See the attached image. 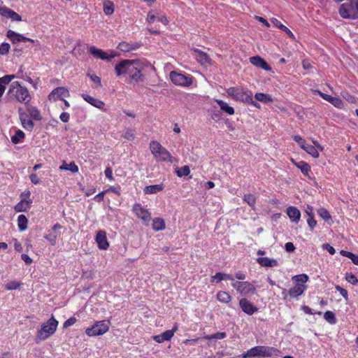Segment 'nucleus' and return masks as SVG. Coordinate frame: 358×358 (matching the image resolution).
<instances>
[{
  "label": "nucleus",
  "mask_w": 358,
  "mask_h": 358,
  "mask_svg": "<svg viewBox=\"0 0 358 358\" xmlns=\"http://www.w3.org/2000/svg\"><path fill=\"white\" fill-rule=\"evenodd\" d=\"M144 62L140 59H124L115 66L116 76L120 77L127 75L131 83H142L145 80L143 71L145 69Z\"/></svg>",
  "instance_id": "nucleus-1"
},
{
  "label": "nucleus",
  "mask_w": 358,
  "mask_h": 358,
  "mask_svg": "<svg viewBox=\"0 0 358 358\" xmlns=\"http://www.w3.org/2000/svg\"><path fill=\"white\" fill-rule=\"evenodd\" d=\"M6 98L9 101H15L24 105H28L32 99L28 89L18 81L11 83L6 93Z\"/></svg>",
  "instance_id": "nucleus-2"
},
{
  "label": "nucleus",
  "mask_w": 358,
  "mask_h": 358,
  "mask_svg": "<svg viewBox=\"0 0 358 358\" xmlns=\"http://www.w3.org/2000/svg\"><path fill=\"white\" fill-rule=\"evenodd\" d=\"M59 322L52 315L46 322L42 323L37 330L35 341L39 343L52 336L57 331Z\"/></svg>",
  "instance_id": "nucleus-3"
},
{
  "label": "nucleus",
  "mask_w": 358,
  "mask_h": 358,
  "mask_svg": "<svg viewBox=\"0 0 358 358\" xmlns=\"http://www.w3.org/2000/svg\"><path fill=\"white\" fill-rule=\"evenodd\" d=\"M151 153L158 162H173V157L170 152L163 147L157 141H151L149 145Z\"/></svg>",
  "instance_id": "nucleus-4"
},
{
  "label": "nucleus",
  "mask_w": 358,
  "mask_h": 358,
  "mask_svg": "<svg viewBox=\"0 0 358 358\" xmlns=\"http://www.w3.org/2000/svg\"><path fill=\"white\" fill-rule=\"evenodd\" d=\"M308 275L304 273L294 275L292 278V280L294 286L291 287L288 291L289 296L292 298H297L302 295L307 289V286L305 284L308 281Z\"/></svg>",
  "instance_id": "nucleus-5"
},
{
  "label": "nucleus",
  "mask_w": 358,
  "mask_h": 358,
  "mask_svg": "<svg viewBox=\"0 0 358 358\" xmlns=\"http://www.w3.org/2000/svg\"><path fill=\"white\" fill-rule=\"evenodd\" d=\"M339 15L344 19L356 20L358 18V0H346L340 6Z\"/></svg>",
  "instance_id": "nucleus-6"
},
{
  "label": "nucleus",
  "mask_w": 358,
  "mask_h": 358,
  "mask_svg": "<svg viewBox=\"0 0 358 358\" xmlns=\"http://www.w3.org/2000/svg\"><path fill=\"white\" fill-rule=\"evenodd\" d=\"M275 348L265 345H258L248 350L241 355L243 358H254L255 357H271Z\"/></svg>",
  "instance_id": "nucleus-7"
},
{
  "label": "nucleus",
  "mask_w": 358,
  "mask_h": 358,
  "mask_svg": "<svg viewBox=\"0 0 358 358\" xmlns=\"http://www.w3.org/2000/svg\"><path fill=\"white\" fill-rule=\"evenodd\" d=\"M110 324V320L96 321L94 325L85 329V334L90 337L102 336L108 331Z\"/></svg>",
  "instance_id": "nucleus-8"
},
{
  "label": "nucleus",
  "mask_w": 358,
  "mask_h": 358,
  "mask_svg": "<svg viewBox=\"0 0 358 358\" xmlns=\"http://www.w3.org/2000/svg\"><path fill=\"white\" fill-rule=\"evenodd\" d=\"M227 95L236 101L245 103L252 92L241 86L229 87L227 90Z\"/></svg>",
  "instance_id": "nucleus-9"
},
{
  "label": "nucleus",
  "mask_w": 358,
  "mask_h": 358,
  "mask_svg": "<svg viewBox=\"0 0 358 358\" xmlns=\"http://www.w3.org/2000/svg\"><path fill=\"white\" fill-rule=\"evenodd\" d=\"M169 77L171 82L177 86L189 87L193 82V78L192 76H186L174 71L170 73Z\"/></svg>",
  "instance_id": "nucleus-10"
},
{
  "label": "nucleus",
  "mask_w": 358,
  "mask_h": 358,
  "mask_svg": "<svg viewBox=\"0 0 358 358\" xmlns=\"http://www.w3.org/2000/svg\"><path fill=\"white\" fill-rule=\"evenodd\" d=\"M132 211L134 215L141 220L143 224L148 226L151 220V213L141 203H135L132 206Z\"/></svg>",
  "instance_id": "nucleus-11"
},
{
  "label": "nucleus",
  "mask_w": 358,
  "mask_h": 358,
  "mask_svg": "<svg viewBox=\"0 0 358 358\" xmlns=\"http://www.w3.org/2000/svg\"><path fill=\"white\" fill-rule=\"evenodd\" d=\"M231 286L242 296H247L250 294H255L256 293L255 285L248 281H236L231 282Z\"/></svg>",
  "instance_id": "nucleus-12"
},
{
  "label": "nucleus",
  "mask_w": 358,
  "mask_h": 358,
  "mask_svg": "<svg viewBox=\"0 0 358 358\" xmlns=\"http://www.w3.org/2000/svg\"><path fill=\"white\" fill-rule=\"evenodd\" d=\"M88 52L90 54H91L94 58L96 59H100L102 60H108L110 61L115 57L117 56L116 53H113V52H111V54L108 55L107 52H104L101 49H99L96 48L94 45L90 46L88 48Z\"/></svg>",
  "instance_id": "nucleus-13"
},
{
  "label": "nucleus",
  "mask_w": 358,
  "mask_h": 358,
  "mask_svg": "<svg viewBox=\"0 0 358 358\" xmlns=\"http://www.w3.org/2000/svg\"><path fill=\"white\" fill-rule=\"evenodd\" d=\"M70 94L67 88L58 87L55 88L48 95L50 101H56L58 99H63L62 97H69Z\"/></svg>",
  "instance_id": "nucleus-14"
},
{
  "label": "nucleus",
  "mask_w": 358,
  "mask_h": 358,
  "mask_svg": "<svg viewBox=\"0 0 358 358\" xmlns=\"http://www.w3.org/2000/svg\"><path fill=\"white\" fill-rule=\"evenodd\" d=\"M239 306L242 311L248 315H252L258 310L257 307L246 298H241L239 300Z\"/></svg>",
  "instance_id": "nucleus-15"
},
{
  "label": "nucleus",
  "mask_w": 358,
  "mask_h": 358,
  "mask_svg": "<svg viewBox=\"0 0 358 358\" xmlns=\"http://www.w3.org/2000/svg\"><path fill=\"white\" fill-rule=\"evenodd\" d=\"M19 117L22 127L27 131H32L34 127V124L31 117L29 116L28 113L20 108Z\"/></svg>",
  "instance_id": "nucleus-16"
},
{
  "label": "nucleus",
  "mask_w": 358,
  "mask_h": 358,
  "mask_svg": "<svg viewBox=\"0 0 358 358\" xmlns=\"http://www.w3.org/2000/svg\"><path fill=\"white\" fill-rule=\"evenodd\" d=\"M95 241L100 250H106L109 247V243L108 241L106 232L105 231L100 230L96 233Z\"/></svg>",
  "instance_id": "nucleus-17"
},
{
  "label": "nucleus",
  "mask_w": 358,
  "mask_h": 358,
  "mask_svg": "<svg viewBox=\"0 0 358 358\" xmlns=\"http://www.w3.org/2000/svg\"><path fill=\"white\" fill-rule=\"evenodd\" d=\"M6 36L10 40V41L15 44L20 42L29 41L34 43V41L30 38L25 37L20 34L16 33L13 30H8L6 33Z\"/></svg>",
  "instance_id": "nucleus-18"
},
{
  "label": "nucleus",
  "mask_w": 358,
  "mask_h": 358,
  "mask_svg": "<svg viewBox=\"0 0 358 358\" xmlns=\"http://www.w3.org/2000/svg\"><path fill=\"white\" fill-rule=\"evenodd\" d=\"M291 162L301 170V173L308 178H310L309 173L311 171L310 166L304 161L296 162L293 158L290 159Z\"/></svg>",
  "instance_id": "nucleus-19"
},
{
  "label": "nucleus",
  "mask_w": 358,
  "mask_h": 358,
  "mask_svg": "<svg viewBox=\"0 0 358 358\" xmlns=\"http://www.w3.org/2000/svg\"><path fill=\"white\" fill-rule=\"evenodd\" d=\"M250 63L257 66L259 67L263 70L265 71H271V66L267 64V62L262 59L259 56H254L250 58Z\"/></svg>",
  "instance_id": "nucleus-20"
},
{
  "label": "nucleus",
  "mask_w": 358,
  "mask_h": 358,
  "mask_svg": "<svg viewBox=\"0 0 358 358\" xmlns=\"http://www.w3.org/2000/svg\"><path fill=\"white\" fill-rule=\"evenodd\" d=\"M83 99L87 102L88 103L91 104L95 108H97L99 109L103 110L105 106V103L102 101L101 100H99L98 99H96L89 94H82Z\"/></svg>",
  "instance_id": "nucleus-21"
},
{
  "label": "nucleus",
  "mask_w": 358,
  "mask_h": 358,
  "mask_svg": "<svg viewBox=\"0 0 358 358\" xmlns=\"http://www.w3.org/2000/svg\"><path fill=\"white\" fill-rule=\"evenodd\" d=\"M32 200L29 199L22 198L20 201L18 202L15 206L14 210L16 212H27L31 206Z\"/></svg>",
  "instance_id": "nucleus-22"
},
{
  "label": "nucleus",
  "mask_w": 358,
  "mask_h": 358,
  "mask_svg": "<svg viewBox=\"0 0 358 358\" xmlns=\"http://www.w3.org/2000/svg\"><path fill=\"white\" fill-rule=\"evenodd\" d=\"M140 47L141 43H129L124 41L120 43L117 45V48L124 52H129L132 50H136Z\"/></svg>",
  "instance_id": "nucleus-23"
},
{
  "label": "nucleus",
  "mask_w": 358,
  "mask_h": 358,
  "mask_svg": "<svg viewBox=\"0 0 358 358\" xmlns=\"http://www.w3.org/2000/svg\"><path fill=\"white\" fill-rule=\"evenodd\" d=\"M286 213L292 222L297 223L301 217L300 210L294 206H289Z\"/></svg>",
  "instance_id": "nucleus-24"
},
{
  "label": "nucleus",
  "mask_w": 358,
  "mask_h": 358,
  "mask_svg": "<svg viewBox=\"0 0 358 358\" xmlns=\"http://www.w3.org/2000/svg\"><path fill=\"white\" fill-rule=\"evenodd\" d=\"M257 262L262 266L264 267H273L278 265L276 259H269L268 257H258Z\"/></svg>",
  "instance_id": "nucleus-25"
},
{
  "label": "nucleus",
  "mask_w": 358,
  "mask_h": 358,
  "mask_svg": "<svg viewBox=\"0 0 358 358\" xmlns=\"http://www.w3.org/2000/svg\"><path fill=\"white\" fill-rule=\"evenodd\" d=\"M217 299L220 302V303H224V304H227V305H229L231 301V296L229 294V292H225V291H219L217 293Z\"/></svg>",
  "instance_id": "nucleus-26"
},
{
  "label": "nucleus",
  "mask_w": 358,
  "mask_h": 358,
  "mask_svg": "<svg viewBox=\"0 0 358 358\" xmlns=\"http://www.w3.org/2000/svg\"><path fill=\"white\" fill-rule=\"evenodd\" d=\"M27 110L29 117L34 120H41V115L40 111L35 106H30L29 103L27 105Z\"/></svg>",
  "instance_id": "nucleus-27"
},
{
  "label": "nucleus",
  "mask_w": 358,
  "mask_h": 358,
  "mask_svg": "<svg viewBox=\"0 0 358 358\" xmlns=\"http://www.w3.org/2000/svg\"><path fill=\"white\" fill-rule=\"evenodd\" d=\"M215 102L219 105L220 109L229 115L234 114V108L229 106L226 102L220 99H216Z\"/></svg>",
  "instance_id": "nucleus-28"
},
{
  "label": "nucleus",
  "mask_w": 358,
  "mask_h": 358,
  "mask_svg": "<svg viewBox=\"0 0 358 358\" xmlns=\"http://www.w3.org/2000/svg\"><path fill=\"white\" fill-rule=\"evenodd\" d=\"M196 59L199 63L202 65L210 64L211 59L207 53L201 50H196Z\"/></svg>",
  "instance_id": "nucleus-29"
},
{
  "label": "nucleus",
  "mask_w": 358,
  "mask_h": 358,
  "mask_svg": "<svg viewBox=\"0 0 358 358\" xmlns=\"http://www.w3.org/2000/svg\"><path fill=\"white\" fill-rule=\"evenodd\" d=\"M163 189V185H152L146 186L143 192L145 194H157V192H159L162 191Z\"/></svg>",
  "instance_id": "nucleus-30"
},
{
  "label": "nucleus",
  "mask_w": 358,
  "mask_h": 358,
  "mask_svg": "<svg viewBox=\"0 0 358 358\" xmlns=\"http://www.w3.org/2000/svg\"><path fill=\"white\" fill-rule=\"evenodd\" d=\"M166 227V224L162 218L156 217L152 220V229L155 231L164 230Z\"/></svg>",
  "instance_id": "nucleus-31"
},
{
  "label": "nucleus",
  "mask_w": 358,
  "mask_h": 358,
  "mask_svg": "<svg viewBox=\"0 0 358 358\" xmlns=\"http://www.w3.org/2000/svg\"><path fill=\"white\" fill-rule=\"evenodd\" d=\"M178 330V323H174L171 329L166 330L162 333V336L166 341H171L174 334Z\"/></svg>",
  "instance_id": "nucleus-32"
},
{
  "label": "nucleus",
  "mask_w": 358,
  "mask_h": 358,
  "mask_svg": "<svg viewBox=\"0 0 358 358\" xmlns=\"http://www.w3.org/2000/svg\"><path fill=\"white\" fill-rule=\"evenodd\" d=\"M60 170L70 171L72 173H77L78 171V166L73 162L69 164L65 162L59 166Z\"/></svg>",
  "instance_id": "nucleus-33"
},
{
  "label": "nucleus",
  "mask_w": 358,
  "mask_h": 358,
  "mask_svg": "<svg viewBox=\"0 0 358 358\" xmlns=\"http://www.w3.org/2000/svg\"><path fill=\"white\" fill-rule=\"evenodd\" d=\"M24 133L22 130L17 129L15 131V134L11 137V142L13 144H17L22 142L24 139Z\"/></svg>",
  "instance_id": "nucleus-34"
},
{
  "label": "nucleus",
  "mask_w": 358,
  "mask_h": 358,
  "mask_svg": "<svg viewBox=\"0 0 358 358\" xmlns=\"http://www.w3.org/2000/svg\"><path fill=\"white\" fill-rule=\"evenodd\" d=\"M28 220L24 215H20L17 217V225L20 231H22L27 228Z\"/></svg>",
  "instance_id": "nucleus-35"
},
{
  "label": "nucleus",
  "mask_w": 358,
  "mask_h": 358,
  "mask_svg": "<svg viewBox=\"0 0 358 358\" xmlns=\"http://www.w3.org/2000/svg\"><path fill=\"white\" fill-rule=\"evenodd\" d=\"M303 150L314 158L319 157V152L314 145L306 143Z\"/></svg>",
  "instance_id": "nucleus-36"
},
{
  "label": "nucleus",
  "mask_w": 358,
  "mask_h": 358,
  "mask_svg": "<svg viewBox=\"0 0 358 358\" xmlns=\"http://www.w3.org/2000/svg\"><path fill=\"white\" fill-rule=\"evenodd\" d=\"M255 97L257 101L264 103H268L269 102L273 101V99H271V96L268 94L261 92L256 93Z\"/></svg>",
  "instance_id": "nucleus-37"
},
{
  "label": "nucleus",
  "mask_w": 358,
  "mask_h": 358,
  "mask_svg": "<svg viewBox=\"0 0 358 358\" xmlns=\"http://www.w3.org/2000/svg\"><path fill=\"white\" fill-rule=\"evenodd\" d=\"M103 12L106 15H110L114 12V4L110 1H106L103 3Z\"/></svg>",
  "instance_id": "nucleus-38"
},
{
  "label": "nucleus",
  "mask_w": 358,
  "mask_h": 358,
  "mask_svg": "<svg viewBox=\"0 0 358 358\" xmlns=\"http://www.w3.org/2000/svg\"><path fill=\"white\" fill-rule=\"evenodd\" d=\"M324 320L331 324H335L336 323V318L335 314L330 310H327L324 313Z\"/></svg>",
  "instance_id": "nucleus-39"
},
{
  "label": "nucleus",
  "mask_w": 358,
  "mask_h": 358,
  "mask_svg": "<svg viewBox=\"0 0 358 358\" xmlns=\"http://www.w3.org/2000/svg\"><path fill=\"white\" fill-rule=\"evenodd\" d=\"M176 175L181 178L183 176H187L190 173V169L188 166H183L180 168L176 169Z\"/></svg>",
  "instance_id": "nucleus-40"
},
{
  "label": "nucleus",
  "mask_w": 358,
  "mask_h": 358,
  "mask_svg": "<svg viewBox=\"0 0 358 358\" xmlns=\"http://www.w3.org/2000/svg\"><path fill=\"white\" fill-rule=\"evenodd\" d=\"M87 76L90 77V80L94 83L92 85V88L97 89L99 87L101 86V78L95 74L87 73Z\"/></svg>",
  "instance_id": "nucleus-41"
},
{
  "label": "nucleus",
  "mask_w": 358,
  "mask_h": 358,
  "mask_svg": "<svg viewBox=\"0 0 358 358\" xmlns=\"http://www.w3.org/2000/svg\"><path fill=\"white\" fill-rule=\"evenodd\" d=\"M122 136L124 138L128 140V141H133L135 138V132L134 129L131 128H127L124 129Z\"/></svg>",
  "instance_id": "nucleus-42"
},
{
  "label": "nucleus",
  "mask_w": 358,
  "mask_h": 358,
  "mask_svg": "<svg viewBox=\"0 0 358 358\" xmlns=\"http://www.w3.org/2000/svg\"><path fill=\"white\" fill-rule=\"evenodd\" d=\"M317 214L324 220L328 221L331 220V216L329 211L324 208H320L317 210Z\"/></svg>",
  "instance_id": "nucleus-43"
},
{
  "label": "nucleus",
  "mask_w": 358,
  "mask_h": 358,
  "mask_svg": "<svg viewBox=\"0 0 358 358\" xmlns=\"http://www.w3.org/2000/svg\"><path fill=\"white\" fill-rule=\"evenodd\" d=\"M243 201L246 202L250 206L253 207L256 203V198L252 194H245L243 196Z\"/></svg>",
  "instance_id": "nucleus-44"
},
{
  "label": "nucleus",
  "mask_w": 358,
  "mask_h": 358,
  "mask_svg": "<svg viewBox=\"0 0 358 358\" xmlns=\"http://www.w3.org/2000/svg\"><path fill=\"white\" fill-rule=\"evenodd\" d=\"M329 103L338 109H343L344 108V103L339 97L333 96Z\"/></svg>",
  "instance_id": "nucleus-45"
},
{
  "label": "nucleus",
  "mask_w": 358,
  "mask_h": 358,
  "mask_svg": "<svg viewBox=\"0 0 358 358\" xmlns=\"http://www.w3.org/2000/svg\"><path fill=\"white\" fill-rule=\"evenodd\" d=\"M345 279L349 283L356 285L358 283V279L356 275L352 273H347L345 276Z\"/></svg>",
  "instance_id": "nucleus-46"
},
{
  "label": "nucleus",
  "mask_w": 358,
  "mask_h": 358,
  "mask_svg": "<svg viewBox=\"0 0 358 358\" xmlns=\"http://www.w3.org/2000/svg\"><path fill=\"white\" fill-rule=\"evenodd\" d=\"M21 285H22L21 282L13 280V281H10L7 284H6L5 288L7 290L17 289L20 287Z\"/></svg>",
  "instance_id": "nucleus-47"
},
{
  "label": "nucleus",
  "mask_w": 358,
  "mask_h": 358,
  "mask_svg": "<svg viewBox=\"0 0 358 358\" xmlns=\"http://www.w3.org/2000/svg\"><path fill=\"white\" fill-rule=\"evenodd\" d=\"M226 336H227L226 333H224V332H217L213 335L206 336H205V338L207 340L223 339L226 337Z\"/></svg>",
  "instance_id": "nucleus-48"
},
{
  "label": "nucleus",
  "mask_w": 358,
  "mask_h": 358,
  "mask_svg": "<svg viewBox=\"0 0 358 358\" xmlns=\"http://www.w3.org/2000/svg\"><path fill=\"white\" fill-rule=\"evenodd\" d=\"M293 140L299 144L301 149H303L307 143L306 141L299 135L294 136Z\"/></svg>",
  "instance_id": "nucleus-49"
},
{
  "label": "nucleus",
  "mask_w": 358,
  "mask_h": 358,
  "mask_svg": "<svg viewBox=\"0 0 358 358\" xmlns=\"http://www.w3.org/2000/svg\"><path fill=\"white\" fill-rule=\"evenodd\" d=\"M10 45L8 43H2L0 45V55H5L9 52Z\"/></svg>",
  "instance_id": "nucleus-50"
},
{
  "label": "nucleus",
  "mask_w": 358,
  "mask_h": 358,
  "mask_svg": "<svg viewBox=\"0 0 358 358\" xmlns=\"http://www.w3.org/2000/svg\"><path fill=\"white\" fill-rule=\"evenodd\" d=\"M223 280L222 273L218 272L215 275L210 277V282L212 283H219Z\"/></svg>",
  "instance_id": "nucleus-51"
},
{
  "label": "nucleus",
  "mask_w": 358,
  "mask_h": 358,
  "mask_svg": "<svg viewBox=\"0 0 358 358\" xmlns=\"http://www.w3.org/2000/svg\"><path fill=\"white\" fill-rule=\"evenodd\" d=\"M11 11H12V9H10L6 6L0 7V15H1L2 17L8 18L10 17V14Z\"/></svg>",
  "instance_id": "nucleus-52"
},
{
  "label": "nucleus",
  "mask_w": 358,
  "mask_h": 358,
  "mask_svg": "<svg viewBox=\"0 0 358 358\" xmlns=\"http://www.w3.org/2000/svg\"><path fill=\"white\" fill-rule=\"evenodd\" d=\"M76 322L77 319L75 317H71L64 322L63 328L66 329L73 325Z\"/></svg>",
  "instance_id": "nucleus-53"
},
{
  "label": "nucleus",
  "mask_w": 358,
  "mask_h": 358,
  "mask_svg": "<svg viewBox=\"0 0 358 358\" xmlns=\"http://www.w3.org/2000/svg\"><path fill=\"white\" fill-rule=\"evenodd\" d=\"M336 289L339 292V293L344 297L345 300H348V292L347 289L343 288L340 285H336L335 286Z\"/></svg>",
  "instance_id": "nucleus-54"
},
{
  "label": "nucleus",
  "mask_w": 358,
  "mask_h": 358,
  "mask_svg": "<svg viewBox=\"0 0 358 358\" xmlns=\"http://www.w3.org/2000/svg\"><path fill=\"white\" fill-rule=\"evenodd\" d=\"M308 215H309V217L307 220V222H308L309 227L311 229H313L316 226L317 222L315 220L313 214H308Z\"/></svg>",
  "instance_id": "nucleus-55"
},
{
  "label": "nucleus",
  "mask_w": 358,
  "mask_h": 358,
  "mask_svg": "<svg viewBox=\"0 0 358 358\" xmlns=\"http://www.w3.org/2000/svg\"><path fill=\"white\" fill-rule=\"evenodd\" d=\"M157 17L152 12L149 11L147 14L146 21L149 24H152Z\"/></svg>",
  "instance_id": "nucleus-56"
},
{
  "label": "nucleus",
  "mask_w": 358,
  "mask_h": 358,
  "mask_svg": "<svg viewBox=\"0 0 358 358\" xmlns=\"http://www.w3.org/2000/svg\"><path fill=\"white\" fill-rule=\"evenodd\" d=\"M301 310L306 313V314H308V315H314V314H318V315H321V312H313V310L308 307V306H301Z\"/></svg>",
  "instance_id": "nucleus-57"
},
{
  "label": "nucleus",
  "mask_w": 358,
  "mask_h": 358,
  "mask_svg": "<svg viewBox=\"0 0 358 358\" xmlns=\"http://www.w3.org/2000/svg\"><path fill=\"white\" fill-rule=\"evenodd\" d=\"M8 18H10L13 21L20 22L22 20V17L17 13L15 11L13 10L11 11L10 14V17Z\"/></svg>",
  "instance_id": "nucleus-58"
},
{
  "label": "nucleus",
  "mask_w": 358,
  "mask_h": 358,
  "mask_svg": "<svg viewBox=\"0 0 358 358\" xmlns=\"http://www.w3.org/2000/svg\"><path fill=\"white\" fill-rule=\"evenodd\" d=\"M104 173H105L106 177L108 179H109V180H110V181L114 180V178L113 176V170L110 167H107L104 171Z\"/></svg>",
  "instance_id": "nucleus-59"
},
{
  "label": "nucleus",
  "mask_w": 358,
  "mask_h": 358,
  "mask_svg": "<svg viewBox=\"0 0 358 358\" xmlns=\"http://www.w3.org/2000/svg\"><path fill=\"white\" fill-rule=\"evenodd\" d=\"M245 103L250 104V105H251L255 108H260V105L258 103V102L253 100L252 93L251 94V95L250 96V97L248 98V100L245 102Z\"/></svg>",
  "instance_id": "nucleus-60"
},
{
  "label": "nucleus",
  "mask_w": 358,
  "mask_h": 358,
  "mask_svg": "<svg viewBox=\"0 0 358 358\" xmlns=\"http://www.w3.org/2000/svg\"><path fill=\"white\" fill-rule=\"evenodd\" d=\"M271 22L273 24V25L279 28L280 30H282L284 29V27H285L284 24H282V22L280 20H278L276 18H271Z\"/></svg>",
  "instance_id": "nucleus-61"
},
{
  "label": "nucleus",
  "mask_w": 358,
  "mask_h": 358,
  "mask_svg": "<svg viewBox=\"0 0 358 358\" xmlns=\"http://www.w3.org/2000/svg\"><path fill=\"white\" fill-rule=\"evenodd\" d=\"M315 92H317L320 96V97H322L323 99H324L325 101H327L328 102H330L331 100V98L333 97L331 95L323 93L322 92H321L320 90H316Z\"/></svg>",
  "instance_id": "nucleus-62"
},
{
  "label": "nucleus",
  "mask_w": 358,
  "mask_h": 358,
  "mask_svg": "<svg viewBox=\"0 0 358 358\" xmlns=\"http://www.w3.org/2000/svg\"><path fill=\"white\" fill-rule=\"evenodd\" d=\"M343 96L349 103H355L357 101V99L354 96H352L348 93H346L345 95H343Z\"/></svg>",
  "instance_id": "nucleus-63"
},
{
  "label": "nucleus",
  "mask_w": 358,
  "mask_h": 358,
  "mask_svg": "<svg viewBox=\"0 0 358 358\" xmlns=\"http://www.w3.org/2000/svg\"><path fill=\"white\" fill-rule=\"evenodd\" d=\"M29 178H30L31 182L34 185H37L40 182V178H38L37 174L35 173H31L29 176Z\"/></svg>",
  "instance_id": "nucleus-64"
}]
</instances>
